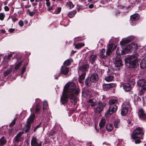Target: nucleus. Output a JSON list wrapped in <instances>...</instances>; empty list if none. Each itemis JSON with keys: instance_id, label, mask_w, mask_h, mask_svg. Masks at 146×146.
Returning <instances> with one entry per match:
<instances>
[{"instance_id": "obj_22", "label": "nucleus", "mask_w": 146, "mask_h": 146, "mask_svg": "<svg viewBox=\"0 0 146 146\" xmlns=\"http://www.w3.org/2000/svg\"><path fill=\"white\" fill-rule=\"evenodd\" d=\"M105 51V49L104 48L101 49L100 51V56L101 58L104 59H105L107 58V56L104 55Z\"/></svg>"}, {"instance_id": "obj_15", "label": "nucleus", "mask_w": 146, "mask_h": 146, "mask_svg": "<svg viewBox=\"0 0 146 146\" xmlns=\"http://www.w3.org/2000/svg\"><path fill=\"white\" fill-rule=\"evenodd\" d=\"M106 105L105 103L104 102H102L99 104V106L97 107L95 109V111L96 113H99L102 111L103 109V107Z\"/></svg>"}, {"instance_id": "obj_33", "label": "nucleus", "mask_w": 146, "mask_h": 146, "mask_svg": "<svg viewBox=\"0 0 146 146\" xmlns=\"http://www.w3.org/2000/svg\"><path fill=\"white\" fill-rule=\"evenodd\" d=\"M72 62V60L71 59H67L64 62V64L65 65H69Z\"/></svg>"}, {"instance_id": "obj_52", "label": "nucleus", "mask_w": 146, "mask_h": 146, "mask_svg": "<svg viewBox=\"0 0 146 146\" xmlns=\"http://www.w3.org/2000/svg\"><path fill=\"white\" fill-rule=\"evenodd\" d=\"M12 54H9L8 56L7 57V59H9L11 57V56H12Z\"/></svg>"}, {"instance_id": "obj_35", "label": "nucleus", "mask_w": 146, "mask_h": 146, "mask_svg": "<svg viewBox=\"0 0 146 146\" xmlns=\"http://www.w3.org/2000/svg\"><path fill=\"white\" fill-rule=\"evenodd\" d=\"M66 5L69 7L70 9L73 8L74 7V5L71 1L67 2L66 3Z\"/></svg>"}, {"instance_id": "obj_38", "label": "nucleus", "mask_w": 146, "mask_h": 146, "mask_svg": "<svg viewBox=\"0 0 146 146\" xmlns=\"http://www.w3.org/2000/svg\"><path fill=\"white\" fill-rule=\"evenodd\" d=\"M17 120V118H15V119H14L11 123L9 125V126L10 127H11V126H14L15 124L16 121Z\"/></svg>"}, {"instance_id": "obj_27", "label": "nucleus", "mask_w": 146, "mask_h": 146, "mask_svg": "<svg viewBox=\"0 0 146 146\" xmlns=\"http://www.w3.org/2000/svg\"><path fill=\"white\" fill-rule=\"evenodd\" d=\"M114 125L115 128H118L120 125V120L119 119L116 120L114 122Z\"/></svg>"}, {"instance_id": "obj_21", "label": "nucleus", "mask_w": 146, "mask_h": 146, "mask_svg": "<svg viewBox=\"0 0 146 146\" xmlns=\"http://www.w3.org/2000/svg\"><path fill=\"white\" fill-rule=\"evenodd\" d=\"M139 18V15L138 14L133 15L131 16V20L133 22V21H137Z\"/></svg>"}, {"instance_id": "obj_12", "label": "nucleus", "mask_w": 146, "mask_h": 146, "mask_svg": "<svg viewBox=\"0 0 146 146\" xmlns=\"http://www.w3.org/2000/svg\"><path fill=\"white\" fill-rule=\"evenodd\" d=\"M117 108V106L116 105H110L109 108L106 113V114L107 115L112 114L115 112Z\"/></svg>"}, {"instance_id": "obj_63", "label": "nucleus", "mask_w": 146, "mask_h": 146, "mask_svg": "<svg viewBox=\"0 0 146 146\" xmlns=\"http://www.w3.org/2000/svg\"><path fill=\"white\" fill-rule=\"evenodd\" d=\"M1 7H0V11H1Z\"/></svg>"}, {"instance_id": "obj_57", "label": "nucleus", "mask_w": 146, "mask_h": 146, "mask_svg": "<svg viewBox=\"0 0 146 146\" xmlns=\"http://www.w3.org/2000/svg\"><path fill=\"white\" fill-rule=\"evenodd\" d=\"M30 7H31V6L30 5H26L25 6V7L26 8H29Z\"/></svg>"}, {"instance_id": "obj_2", "label": "nucleus", "mask_w": 146, "mask_h": 146, "mask_svg": "<svg viewBox=\"0 0 146 146\" xmlns=\"http://www.w3.org/2000/svg\"><path fill=\"white\" fill-rule=\"evenodd\" d=\"M144 134L143 129L137 127L133 132L131 137L135 140V142L136 144H139L140 143V140L143 138Z\"/></svg>"}, {"instance_id": "obj_6", "label": "nucleus", "mask_w": 146, "mask_h": 146, "mask_svg": "<svg viewBox=\"0 0 146 146\" xmlns=\"http://www.w3.org/2000/svg\"><path fill=\"white\" fill-rule=\"evenodd\" d=\"M98 79V77L97 74H93L90 78H87L85 81V85L87 86H90L91 83H94L96 82Z\"/></svg>"}, {"instance_id": "obj_56", "label": "nucleus", "mask_w": 146, "mask_h": 146, "mask_svg": "<svg viewBox=\"0 0 146 146\" xmlns=\"http://www.w3.org/2000/svg\"><path fill=\"white\" fill-rule=\"evenodd\" d=\"M95 129H96V131L98 133L99 132V130H98V129L97 128L96 126H95Z\"/></svg>"}, {"instance_id": "obj_4", "label": "nucleus", "mask_w": 146, "mask_h": 146, "mask_svg": "<svg viewBox=\"0 0 146 146\" xmlns=\"http://www.w3.org/2000/svg\"><path fill=\"white\" fill-rule=\"evenodd\" d=\"M138 56L137 54H136L130 56L127 58L129 64V68H134L135 66L138 61Z\"/></svg>"}, {"instance_id": "obj_17", "label": "nucleus", "mask_w": 146, "mask_h": 146, "mask_svg": "<svg viewBox=\"0 0 146 146\" xmlns=\"http://www.w3.org/2000/svg\"><path fill=\"white\" fill-rule=\"evenodd\" d=\"M138 115L142 119H146V114L144 113L143 109H141L139 110Z\"/></svg>"}, {"instance_id": "obj_20", "label": "nucleus", "mask_w": 146, "mask_h": 146, "mask_svg": "<svg viewBox=\"0 0 146 146\" xmlns=\"http://www.w3.org/2000/svg\"><path fill=\"white\" fill-rule=\"evenodd\" d=\"M123 87L125 90L126 92L129 91L131 89L130 84L127 83L124 84Z\"/></svg>"}, {"instance_id": "obj_37", "label": "nucleus", "mask_w": 146, "mask_h": 146, "mask_svg": "<svg viewBox=\"0 0 146 146\" xmlns=\"http://www.w3.org/2000/svg\"><path fill=\"white\" fill-rule=\"evenodd\" d=\"M22 61H21L16 64L15 67V70H17L19 69L22 64Z\"/></svg>"}, {"instance_id": "obj_11", "label": "nucleus", "mask_w": 146, "mask_h": 146, "mask_svg": "<svg viewBox=\"0 0 146 146\" xmlns=\"http://www.w3.org/2000/svg\"><path fill=\"white\" fill-rule=\"evenodd\" d=\"M31 146H41L42 143L39 140L35 137H33L31 141Z\"/></svg>"}, {"instance_id": "obj_3", "label": "nucleus", "mask_w": 146, "mask_h": 146, "mask_svg": "<svg viewBox=\"0 0 146 146\" xmlns=\"http://www.w3.org/2000/svg\"><path fill=\"white\" fill-rule=\"evenodd\" d=\"M133 40L131 38L130 39L129 38H126L120 42V44L121 45L123 51V53L126 54L133 47V44L128 45L126 46H125V44L129 43L131 40Z\"/></svg>"}, {"instance_id": "obj_43", "label": "nucleus", "mask_w": 146, "mask_h": 146, "mask_svg": "<svg viewBox=\"0 0 146 146\" xmlns=\"http://www.w3.org/2000/svg\"><path fill=\"white\" fill-rule=\"evenodd\" d=\"M19 25L21 27H22L23 25V21L21 20L19 22Z\"/></svg>"}, {"instance_id": "obj_36", "label": "nucleus", "mask_w": 146, "mask_h": 146, "mask_svg": "<svg viewBox=\"0 0 146 146\" xmlns=\"http://www.w3.org/2000/svg\"><path fill=\"white\" fill-rule=\"evenodd\" d=\"M48 108V104L47 102L46 101H44L43 103V109L44 110Z\"/></svg>"}, {"instance_id": "obj_19", "label": "nucleus", "mask_w": 146, "mask_h": 146, "mask_svg": "<svg viewBox=\"0 0 146 146\" xmlns=\"http://www.w3.org/2000/svg\"><path fill=\"white\" fill-rule=\"evenodd\" d=\"M89 66L87 64H85L82 65L79 68L78 72L80 73L81 72H84L86 71L88 69Z\"/></svg>"}, {"instance_id": "obj_9", "label": "nucleus", "mask_w": 146, "mask_h": 146, "mask_svg": "<svg viewBox=\"0 0 146 146\" xmlns=\"http://www.w3.org/2000/svg\"><path fill=\"white\" fill-rule=\"evenodd\" d=\"M137 84L139 87L142 88L141 90L142 93H140V94H142L143 92L146 90V83L145 80L144 79H140L137 81Z\"/></svg>"}, {"instance_id": "obj_10", "label": "nucleus", "mask_w": 146, "mask_h": 146, "mask_svg": "<svg viewBox=\"0 0 146 146\" xmlns=\"http://www.w3.org/2000/svg\"><path fill=\"white\" fill-rule=\"evenodd\" d=\"M116 45L114 44H111L107 45V48L106 52V56H109L112 51L116 47Z\"/></svg>"}, {"instance_id": "obj_49", "label": "nucleus", "mask_w": 146, "mask_h": 146, "mask_svg": "<svg viewBox=\"0 0 146 146\" xmlns=\"http://www.w3.org/2000/svg\"><path fill=\"white\" fill-rule=\"evenodd\" d=\"M14 31V29H9V31L11 33H12Z\"/></svg>"}, {"instance_id": "obj_59", "label": "nucleus", "mask_w": 146, "mask_h": 146, "mask_svg": "<svg viewBox=\"0 0 146 146\" xmlns=\"http://www.w3.org/2000/svg\"><path fill=\"white\" fill-rule=\"evenodd\" d=\"M81 7H82V6H79V8L77 9V10H78V11H79V8H81Z\"/></svg>"}, {"instance_id": "obj_39", "label": "nucleus", "mask_w": 146, "mask_h": 146, "mask_svg": "<svg viewBox=\"0 0 146 146\" xmlns=\"http://www.w3.org/2000/svg\"><path fill=\"white\" fill-rule=\"evenodd\" d=\"M12 71L11 69H9L5 71L4 73V76H6L10 73Z\"/></svg>"}, {"instance_id": "obj_25", "label": "nucleus", "mask_w": 146, "mask_h": 146, "mask_svg": "<svg viewBox=\"0 0 146 146\" xmlns=\"http://www.w3.org/2000/svg\"><path fill=\"white\" fill-rule=\"evenodd\" d=\"M106 128L108 131H111L113 130V127L111 124H108L106 126Z\"/></svg>"}, {"instance_id": "obj_28", "label": "nucleus", "mask_w": 146, "mask_h": 146, "mask_svg": "<svg viewBox=\"0 0 146 146\" xmlns=\"http://www.w3.org/2000/svg\"><path fill=\"white\" fill-rule=\"evenodd\" d=\"M140 66L141 68H144L146 67V62L145 61V59L142 60L140 63Z\"/></svg>"}, {"instance_id": "obj_16", "label": "nucleus", "mask_w": 146, "mask_h": 146, "mask_svg": "<svg viewBox=\"0 0 146 146\" xmlns=\"http://www.w3.org/2000/svg\"><path fill=\"white\" fill-rule=\"evenodd\" d=\"M115 84L114 83L104 84L103 85V88L104 91H107L110 88L115 86Z\"/></svg>"}, {"instance_id": "obj_7", "label": "nucleus", "mask_w": 146, "mask_h": 146, "mask_svg": "<svg viewBox=\"0 0 146 146\" xmlns=\"http://www.w3.org/2000/svg\"><path fill=\"white\" fill-rule=\"evenodd\" d=\"M34 117L35 115L33 114L31 115L28 119L27 121L26 126L25 128V133L27 132L30 129L31 126V123L33 121Z\"/></svg>"}, {"instance_id": "obj_31", "label": "nucleus", "mask_w": 146, "mask_h": 146, "mask_svg": "<svg viewBox=\"0 0 146 146\" xmlns=\"http://www.w3.org/2000/svg\"><path fill=\"white\" fill-rule=\"evenodd\" d=\"M76 13V11H73L68 14V16L71 18L73 17Z\"/></svg>"}, {"instance_id": "obj_29", "label": "nucleus", "mask_w": 146, "mask_h": 146, "mask_svg": "<svg viewBox=\"0 0 146 146\" xmlns=\"http://www.w3.org/2000/svg\"><path fill=\"white\" fill-rule=\"evenodd\" d=\"M116 54L117 55H118L117 56H120V55H122L123 54H124L123 53V50H122L121 51V52H120L118 48H117L116 50Z\"/></svg>"}, {"instance_id": "obj_24", "label": "nucleus", "mask_w": 146, "mask_h": 146, "mask_svg": "<svg viewBox=\"0 0 146 146\" xmlns=\"http://www.w3.org/2000/svg\"><path fill=\"white\" fill-rule=\"evenodd\" d=\"M6 143V139L3 137L0 139V146L4 145Z\"/></svg>"}, {"instance_id": "obj_41", "label": "nucleus", "mask_w": 146, "mask_h": 146, "mask_svg": "<svg viewBox=\"0 0 146 146\" xmlns=\"http://www.w3.org/2000/svg\"><path fill=\"white\" fill-rule=\"evenodd\" d=\"M61 10V8H58L55 10L54 13L55 14H58L60 12Z\"/></svg>"}, {"instance_id": "obj_18", "label": "nucleus", "mask_w": 146, "mask_h": 146, "mask_svg": "<svg viewBox=\"0 0 146 146\" xmlns=\"http://www.w3.org/2000/svg\"><path fill=\"white\" fill-rule=\"evenodd\" d=\"M23 133V132H20L14 138V141H15V142H19L20 141L23 140V138L21 137Z\"/></svg>"}, {"instance_id": "obj_47", "label": "nucleus", "mask_w": 146, "mask_h": 146, "mask_svg": "<svg viewBox=\"0 0 146 146\" xmlns=\"http://www.w3.org/2000/svg\"><path fill=\"white\" fill-rule=\"evenodd\" d=\"M39 127L40 125H37L36 127H35L33 130L35 132L36 131V130L37 129V128Z\"/></svg>"}, {"instance_id": "obj_50", "label": "nucleus", "mask_w": 146, "mask_h": 146, "mask_svg": "<svg viewBox=\"0 0 146 146\" xmlns=\"http://www.w3.org/2000/svg\"><path fill=\"white\" fill-rule=\"evenodd\" d=\"M94 7V5L93 4H90L89 5V7L90 8H92Z\"/></svg>"}, {"instance_id": "obj_5", "label": "nucleus", "mask_w": 146, "mask_h": 146, "mask_svg": "<svg viewBox=\"0 0 146 146\" xmlns=\"http://www.w3.org/2000/svg\"><path fill=\"white\" fill-rule=\"evenodd\" d=\"M121 111V114L122 115H125L128 113V111H131V110L130 105L128 100H126L123 103Z\"/></svg>"}, {"instance_id": "obj_32", "label": "nucleus", "mask_w": 146, "mask_h": 146, "mask_svg": "<svg viewBox=\"0 0 146 146\" xmlns=\"http://www.w3.org/2000/svg\"><path fill=\"white\" fill-rule=\"evenodd\" d=\"M84 45L83 43H78L75 45V47L77 48H79L84 46Z\"/></svg>"}, {"instance_id": "obj_34", "label": "nucleus", "mask_w": 146, "mask_h": 146, "mask_svg": "<svg viewBox=\"0 0 146 146\" xmlns=\"http://www.w3.org/2000/svg\"><path fill=\"white\" fill-rule=\"evenodd\" d=\"M113 79V76H109L105 78V80L108 82L111 81Z\"/></svg>"}, {"instance_id": "obj_60", "label": "nucleus", "mask_w": 146, "mask_h": 146, "mask_svg": "<svg viewBox=\"0 0 146 146\" xmlns=\"http://www.w3.org/2000/svg\"><path fill=\"white\" fill-rule=\"evenodd\" d=\"M35 0H30V1L31 2H33V1H34Z\"/></svg>"}, {"instance_id": "obj_64", "label": "nucleus", "mask_w": 146, "mask_h": 146, "mask_svg": "<svg viewBox=\"0 0 146 146\" xmlns=\"http://www.w3.org/2000/svg\"><path fill=\"white\" fill-rule=\"evenodd\" d=\"M145 146H146V143L145 144Z\"/></svg>"}, {"instance_id": "obj_13", "label": "nucleus", "mask_w": 146, "mask_h": 146, "mask_svg": "<svg viewBox=\"0 0 146 146\" xmlns=\"http://www.w3.org/2000/svg\"><path fill=\"white\" fill-rule=\"evenodd\" d=\"M69 69L68 68L65 66H62L60 69V73L58 74V77H56L55 78L57 79L59 76H60V74H62L64 75H66L68 72Z\"/></svg>"}, {"instance_id": "obj_61", "label": "nucleus", "mask_w": 146, "mask_h": 146, "mask_svg": "<svg viewBox=\"0 0 146 146\" xmlns=\"http://www.w3.org/2000/svg\"><path fill=\"white\" fill-rule=\"evenodd\" d=\"M92 1V0H88V2H91Z\"/></svg>"}, {"instance_id": "obj_30", "label": "nucleus", "mask_w": 146, "mask_h": 146, "mask_svg": "<svg viewBox=\"0 0 146 146\" xmlns=\"http://www.w3.org/2000/svg\"><path fill=\"white\" fill-rule=\"evenodd\" d=\"M85 75V73L83 72L82 74L79 77V81L80 82H81V80L84 79Z\"/></svg>"}, {"instance_id": "obj_42", "label": "nucleus", "mask_w": 146, "mask_h": 146, "mask_svg": "<svg viewBox=\"0 0 146 146\" xmlns=\"http://www.w3.org/2000/svg\"><path fill=\"white\" fill-rule=\"evenodd\" d=\"M40 107L39 106V105H37L36 106V109H35V111L36 113H37L38 111L40 110Z\"/></svg>"}, {"instance_id": "obj_40", "label": "nucleus", "mask_w": 146, "mask_h": 146, "mask_svg": "<svg viewBox=\"0 0 146 146\" xmlns=\"http://www.w3.org/2000/svg\"><path fill=\"white\" fill-rule=\"evenodd\" d=\"M5 16V14L3 13H0V20L2 21L4 19Z\"/></svg>"}, {"instance_id": "obj_62", "label": "nucleus", "mask_w": 146, "mask_h": 146, "mask_svg": "<svg viewBox=\"0 0 146 146\" xmlns=\"http://www.w3.org/2000/svg\"><path fill=\"white\" fill-rule=\"evenodd\" d=\"M46 2L49 1V0H45Z\"/></svg>"}, {"instance_id": "obj_58", "label": "nucleus", "mask_w": 146, "mask_h": 146, "mask_svg": "<svg viewBox=\"0 0 146 146\" xmlns=\"http://www.w3.org/2000/svg\"><path fill=\"white\" fill-rule=\"evenodd\" d=\"M75 51H73L72 52H71V54L72 55L73 54H74V53H75Z\"/></svg>"}, {"instance_id": "obj_55", "label": "nucleus", "mask_w": 146, "mask_h": 146, "mask_svg": "<svg viewBox=\"0 0 146 146\" xmlns=\"http://www.w3.org/2000/svg\"><path fill=\"white\" fill-rule=\"evenodd\" d=\"M52 7H49L48 8V11H50V10L52 9Z\"/></svg>"}, {"instance_id": "obj_26", "label": "nucleus", "mask_w": 146, "mask_h": 146, "mask_svg": "<svg viewBox=\"0 0 146 146\" xmlns=\"http://www.w3.org/2000/svg\"><path fill=\"white\" fill-rule=\"evenodd\" d=\"M117 103V100L115 99H113L110 100L109 101V104L110 105H116V104Z\"/></svg>"}, {"instance_id": "obj_53", "label": "nucleus", "mask_w": 146, "mask_h": 146, "mask_svg": "<svg viewBox=\"0 0 146 146\" xmlns=\"http://www.w3.org/2000/svg\"><path fill=\"white\" fill-rule=\"evenodd\" d=\"M92 99H90L88 101V102L89 103H90L92 102Z\"/></svg>"}, {"instance_id": "obj_8", "label": "nucleus", "mask_w": 146, "mask_h": 146, "mask_svg": "<svg viewBox=\"0 0 146 146\" xmlns=\"http://www.w3.org/2000/svg\"><path fill=\"white\" fill-rule=\"evenodd\" d=\"M115 65V69L116 70H118L119 69V67L123 65L122 60L120 58V56H116L114 62Z\"/></svg>"}, {"instance_id": "obj_48", "label": "nucleus", "mask_w": 146, "mask_h": 146, "mask_svg": "<svg viewBox=\"0 0 146 146\" xmlns=\"http://www.w3.org/2000/svg\"><path fill=\"white\" fill-rule=\"evenodd\" d=\"M46 4L48 7H49L50 4V2H49V1L46 2Z\"/></svg>"}, {"instance_id": "obj_46", "label": "nucleus", "mask_w": 146, "mask_h": 146, "mask_svg": "<svg viewBox=\"0 0 146 146\" xmlns=\"http://www.w3.org/2000/svg\"><path fill=\"white\" fill-rule=\"evenodd\" d=\"M4 9L5 11H9V8L7 6H5L4 7Z\"/></svg>"}, {"instance_id": "obj_51", "label": "nucleus", "mask_w": 146, "mask_h": 146, "mask_svg": "<svg viewBox=\"0 0 146 146\" xmlns=\"http://www.w3.org/2000/svg\"><path fill=\"white\" fill-rule=\"evenodd\" d=\"M13 21L14 22H15L17 20V19L16 17H14L12 19Z\"/></svg>"}, {"instance_id": "obj_44", "label": "nucleus", "mask_w": 146, "mask_h": 146, "mask_svg": "<svg viewBox=\"0 0 146 146\" xmlns=\"http://www.w3.org/2000/svg\"><path fill=\"white\" fill-rule=\"evenodd\" d=\"M28 12L29 15L31 16H33L34 15V13L32 11H28Z\"/></svg>"}, {"instance_id": "obj_1", "label": "nucleus", "mask_w": 146, "mask_h": 146, "mask_svg": "<svg viewBox=\"0 0 146 146\" xmlns=\"http://www.w3.org/2000/svg\"><path fill=\"white\" fill-rule=\"evenodd\" d=\"M78 88H76V85L74 82L67 83L65 85L63 90L62 97L61 98V102L63 104L67 101L68 98H70L71 99H73L75 101V95L77 94L80 91Z\"/></svg>"}, {"instance_id": "obj_23", "label": "nucleus", "mask_w": 146, "mask_h": 146, "mask_svg": "<svg viewBox=\"0 0 146 146\" xmlns=\"http://www.w3.org/2000/svg\"><path fill=\"white\" fill-rule=\"evenodd\" d=\"M106 123V119L103 118L102 119L99 123V126L100 129L103 127L104 126Z\"/></svg>"}, {"instance_id": "obj_45", "label": "nucleus", "mask_w": 146, "mask_h": 146, "mask_svg": "<svg viewBox=\"0 0 146 146\" xmlns=\"http://www.w3.org/2000/svg\"><path fill=\"white\" fill-rule=\"evenodd\" d=\"M26 70V67L25 66H23L22 70V74H23L25 71Z\"/></svg>"}, {"instance_id": "obj_54", "label": "nucleus", "mask_w": 146, "mask_h": 146, "mask_svg": "<svg viewBox=\"0 0 146 146\" xmlns=\"http://www.w3.org/2000/svg\"><path fill=\"white\" fill-rule=\"evenodd\" d=\"M91 107H94L95 106V104L94 103H92L91 105Z\"/></svg>"}, {"instance_id": "obj_14", "label": "nucleus", "mask_w": 146, "mask_h": 146, "mask_svg": "<svg viewBox=\"0 0 146 146\" xmlns=\"http://www.w3.org/2000/svg\"><path fill=\"white\" fill-rule=\"evenodd\" d=\"M89 55L88 60L92 64H93L95 60L96 59V56L93 54L91 52H89L87 53Z\"/></svg>"}]
</instances>
